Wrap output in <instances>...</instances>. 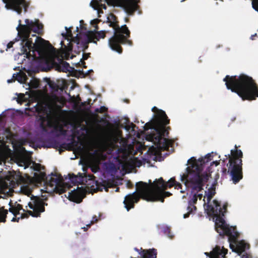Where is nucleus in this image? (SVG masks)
Segmentation results:
<instances>
[{"label":"nucleus","instance_id":"nucleus-1","mask_svg":"<svg viewBox=\"0 0 258 258\" xmlns=\"http://www.w3.org/2000/svg\"><path fill=\"white\" fill-rule=\"evenodd\" d=\"M98 19L91 21V25L94 30H87L83 20L80 21V27H76V32L72 34L71 28L66 27V33L62 35L64 38L60 42L61 47L56 50L49 43L36 36L40 34L43 29L42 24L38 20L26 19L24 21L19 20L16 27L19 39L11 41L7 45L8 48L14 45L20 46V52L15 56L18 63H21L27 58L30 61H38L41 65L47 67L59 63L57 69L59 71H69V64L62 61L63 58H72V42L76 43L81 50L87 47L90 42L96 43L101 38L105 37V31L96 32Z\"/></svg>","mask_w":258,"mask_h":258},{"label":"nucleus","instance_id":"nucleus-2","mask_svg":"<svg viewBox=\"0 0 258 258\" xmlns=\"http://www.w3.org/2000/svg\"><path fill=\"white\" fill-rule=\"evenodd\" d=\"M216 153H209L204 157L197 159L195 157H191L187 161L186 171L180 176L181 181L184 183L182 187L180 184L176 182L174 178H171L167 182H165L162 178L156 179L153 182L149 180L148 182L139 181L136 184L137 194H171L169 191H164L168 187L174 186L177 192L182 193L184 189L188 186H193L201 191L202 182L208 179L219 164V161H215L209 163L213 159ZM133 194H136L135 192Z\"/></svg>","mask_w":258,"mask_h":258},{"label":"nucleus","instance_id":"nucleus-3","mask_svg":"<svg viewBox=\"0 0 258 258\" xmlns=\"http://www.w3.org/2000/svg\"><path fill=\"white\" fill-rule=\"evenodd\" d=\"M6 162H14L24 169L30 167L36 172L34 176L31 177L26 175L23 177L19 172L14 171H9L8 174L3 178V173H0V194H9L10 192H15L12 190L15 183L23 182L24 190L23 194H29L32 191L31 188L34 186H38L43 181L45 174L41 170V165L31 162L29 155L23 147L15 149V152L11 151L3 142L0 141V164Z\"/></svg>","mask_w":258,"mask_h":258},{"label":"nucleus","instance_id":"nucleus-4","mask_svg":"<svg viewBox=\"0 0 258 258\" xmlns=\"http://www.w3.org/2000/svg\"><path fill=\"white\" fill-rule=\"evenodd\" d=\"M214 195H204L203 197L205 209L209 216L216 218L215 224L216 231L221 236H228L230 248L233 251L240 255L249 248V245L243 240H237L238 233L236 230V228L229 226L223 218L227 212V204L225 203L221 207L219 202L216 199L213 200Z\"/></svg>","mask_w":258,"mask_h":258},{"label":"nucleus","instance_id":"nucleus-5","mask_svg":"<svg viewBox=\"0 0 258 258\" xmlns=\"http://www.w3.org/2000/svg\"><path fill=\"white\" fill-rule=\"evenodd\" d=\"M154 112V118L145 125V130L151 129L146 135V139L154 144L150 149L155 155L159 154L161 150H169L172 147L173 142L165 138L166 128L164 126L169 122L165 113L156 107L152 109Z\"/></svg>","mask_w":258,"mask_h":258},{"label":"nucleus","instance_id":"nucleus-6","mask_svg":"<svg viewBox=\"0 0 258 258\" xmlns=\"http://www.w3.org/2000/svg\"><path fill=\"white\" fill-rule=\"evenodd\" d=\"M224 81L228 89L236 93L243 100H254L258 97V90L251 78L245 75L227 76Z\"/></svg>","mask_w":258,"mask_h":258},{"label":"nucleus","instance_id":"nucleus-7","mask_svg":"<svg viewBox=\"0 0 258 258\" xmlns=\"http://www.w3.org/2000/svg\"><path fill=\"white\" fill-rule=\"evenodd\" d=\"M111 138L118 148L119 151L122 154L123 168H132L140 167L142 165L141 161L137 157L133 156L134 152V146L129 144L128 140L122 138L121 132L117 128L114 129L111 133Z\"/></svg>","mask_w":258,"mask_h":258},{"label":"nucleus","instance_id":"nucleus-8","mask_svg":"<svg viewBox=\"0 0 258 258\" xmlns=\"http://www.w3.org/2000/svg\"><path fill=\"white\" fill-rule=\"evenodd\" d=\"M57 100L58 98L55 97L41 106L42 111L46 112L44 116L40 115L41 125L43 128L48 126L60 130L62 125L66 123L62 117L53 110Z\"/></svg>","mask_w":258,"mask_h":258},{"label":"nucleus","instance_id":"nucleus-9","mask_svg":"<svg viewBox=\"0 0 258 258\" xmlns=\"http://www.w3.org/2000/svg\"><path fill=\"white\" fill-rule=\"evenodd\" d=\"M45 183V187L41 189V191L47 194H52L56 192L57 194H62L67 191L70 188H72L68 191V194H87V191L83 185H75V187H70L66 185L59 176L55 174H51L46 177Z\"/></svg>","mask_w":258,"mask_h":258},{"label":"nucleus","instance_id":"nucleus-10","mask_svg":"<svg viewBox=\"0 0 258 258\" xmlns=\"http://www.w3.org/2000/svg\"><path fill=\"white\" fill-rule=\"evenodd\" d=\"M107 20L109 26L115 30L114 36L109 40V45L112 50L120 53L121 49L120 43L131 44L130 41L127 39L130 35V31L125 25L122 26L120 28L117 26L115 18L113 14H110L108 16Z\"/></svg>","mask_w":258,"mask_h":258},{"label":"nucleus","instance_id":"nucleus-11","mask_svg":"<svg viewBox=\"0 0 258 258\" xmlns=\"http://www.w3.org/2000/svg\"><path fill=\"white\" fill-rule=\"evenodd\" d=\"M243 153L235 146L228 155V173L234 183L238 182L243 177L242 158Z\"/></svg>","mask_w":258,"mask_h":258},{"label":"nucleus","instance_id":"nucleus-12","mask_svg":"<svg viewBox=\"0 0 258 258\" xmlns=\"http://www.w3.org/2000/svg\"><path fill=\"white\" fill-rule=\"evenodd\" d=\"M105 2L108 5L123 8L128 14H132L137 7L136 0H92L90 5L94 10L97 11L99 15L103 13V9H106Z\"/></svg>","mask_w":258,"mask_h":258},{"label":"nucleus","instance_id":"nucleus-13","mask_svg":"<svg viewBox=\"0 0 258 258\" xmlns=\"http://www.w3.org/2000/svg\"><path fill=\"white\" fill-rule=\"evenodd\" d=\"M28 197H30L31 202L28 204L29 207L32 209L33 211H25V213L22 214L20 217L21 219L27 218L30 215L33 217H38L40 216L41 213L45 211L44 206L47 205V204L44 202V200H47V197L44 195H40L41 197L34 196V195H26Z\"/></svg>","mask_w":258,"mask_h":258},{"label":"nucleus","instance_id":"nucleus-14","mask_svg":"<svg viewBox=\"0 0 258 258\" xmlns=\"http://www.w3.org/2000/svg\"><path fill=\"white\" fill-rule=\"evenodd\" d=\"M171 195H126L124 198L123 204L127 211L134 207L135 203H137L140 199L148 202H163L164 198Z\"/></svg>","mask_w":258,"mask_h":258},{"label":"nucleus","instance_id":"nucleus-15","mask_svg":"<svg viewBox=\"0 0 258 258\" xmlns=\"http://www.w3.org/2000/svg\"><path fill=\"white\" fill-rule=\"evenodd\" d=\"M6 7L8 9L13 10L20 14L22 9L26 11L28 4L25 0H4Z\"/></svg>","mask_w":258,"mask_h":258},{"label":"nucleus","instance_id":"nucleus-16","mask_svg":"<svg viewBox=\"0 0 258 258\" xmlns=\"http://www.w3.org/2000/svg\"><path fill=\"white\" fill-rule=\"evenodd\" d=\"M41 96V94L39 91H30L29 92H26L25 94H19L17 102L19 103H22L28 100V103H30L31 102L38 101Z\"/></svg>","mask_w":258,"mask_h":258},{"label":"nucleus","instance_id":"nucleus-17","mask_svg":"<svg viewBox=\"0 0 258 258\" xmlns=\"http://www.w3.org/2000/svg\"><path fill=\"white\" fill-rule=\"evenodd\" d=\"M227 252L228 250L223 247L221 249L219 246H216L211 252H206L205 254L210 258H226Z\"/></svg>","mask_w":258,"mask_h":258},{"label":"nucleus","instance_id":"nucleus-18","mask_svg":"<svg viewBox=\"0 0 258 258\" xmlns=\"http://www.w3.org/2000/svg\"><path fill=\"white\" fill-rule=\"evenodd\" d=\"M9 205L10 207L9 211L12 213L15 217L20 214V210H22L24 212H25V210L23 209L22 205L19 204H17V202L14 203L11 200H10L9 203Z\"/></svg>","mask_w":258,"mask_h":258},{"label":"nucleus","instance_id":"nucleus-19","mask_svg":"<svg viewBox=\"0 0 258 258\" xmlns=\"http://www.w3.org/2000/svg\"><path fill=\"white\" fill-rule=\"evenodd\" d=\"M140 254L142 258H156L157 252L156 249L152 248L148 250L144 249Z\"/></svg>","mask_w":258,"mask_h":258},{"label":"nucleus","instance_id":"nucleus-20","mask_svg":"<svg viewBox=\"0 0 258 258\" xmlns=\"http://www.w3.org/2000/svg\"><path fill=\"white\" fill-rule=\"evenodd\" d=\"M198 198L201 199L203 198V195H190L189 197V200L188 201V209L190 208H192L194 210L197 209L195 205L197 203Z\"/></svg>","mask_w":258,"mask_h":258},{"label":"nucleus","instance_id":"nucleus-21","mask_svg":"<svg viewBox=\"0 0 258 258\" xmlns=\"http://www.w3.org/2000/svg\"><path fill=\"white\" fill-rule=\"evenodd\" d=\"M86 195H64L65 197L67 198L69 200L76 203H80L83 199L86 197Z\"/></svg>","mask_w":258,"mask_h":258},{"label":"nucleus","instance_id":"nucleus-22","mask_svg":"<svg viewBox=\"0 0 258 258\" xmlns=\"http://www.w3.org/2000/svg\"><path fill=\"white\" fill-rule=\"evenodd\" d=\"M13 78L21 84L24 83L27 79L26 74L22 71H20L16 74H14Z\"/></svg>","mask_w":258,"mask_h":258},{"label":"nucleus","instance_id":"nucleus-23","mask_svg":"<svg viewBox=\"0 0 258 258\" xmlns=\"http://www.w3.org/2000/svg\"><path fill=\"white\" fill-rule=\"evenodd\" d=\"M38 86V81L36 79H33L29 83L25 85V88L26 90H30L31 88H36Z\"/></svg>","mask_w":258,"mask_h":258},{"label":"nucleus","instance_id":"nucleus-24","mask_svg":"<svg viewBox=\"0 0 258 258\" xmlns=\"http://www.w3.org/2000/svg\"><path fill=\"white\" fill-rule=\"evenodd\" d=\"M8 213V211L4 209V207L0 208V223H5L6 221L7 215Z\"/></svg>","mask_w":258,"mask_h":258},{"label":"nucleus","instance_id":"nucleus-25","mask_svg":"<svg viewBox=\"0 0 258 258\" xmlns=\"http://www.w3.org/2000/svg\"><path fill=\"white\" fill-rule=\"evenodd\" d=\"M216 184L215 183H211L207 184L206 186V190L205 194H215Z\"/></svg>","mask_w":258,"mask_h":258},{"label":"nucleus","instance_id":"nucleus-26","mask_svg":"<svg viewBox=\"0 0 258 258\" xmlns=\"http://www.w3.org/2000/svg\"><path fill=\"white\" fill-rule=\"evenodd\" d=\"M90 164L92 165V170L93 172H96L98 171L99 167V160L96 159L95 161H91Z\"/></svg>","mask_w":258,"mask_h":258},{"label":"nucleus","instance_id":"nucleus-27","mask_svg":"<svg viewBox=\"0 0 258 258\" xmlns=\"http://www.w3.org/2000/svg\"><path fill=\"white\" fill-rule=\"evenodd\" d=\"M98 221V219L96 215L92 217V219L90 223L88 224H87L88 227H90L92 224H93L95 223H96Z\"/></svg>","mask_w":258,"mask_h":258},{"label":"nucleus","instance_id":"nucleus-28","mask_svg":"<svg viewBox=\"0 0 258 258\" xmlns=\"http://www.w3.org/2000/svg\"><path fill=\"white\" fill-rule=\"evenodd\" d=\"M252 5L253 9L258 12V0H253Z\"/></svg>","mask_w":258,"mask_h":258},{"label":"nucleus","instance_id":"nucleus-29","mask_svg":"<svg viewBox=\"0 0 258 258\" xmlns=\"http://www.w3.org/2000/svg\"><path fill=\"white\" fill-rule=\"evenodd\" d=\"M187 210L188 211V212L186 214H184L183 215L184 218H188L189 216V215L192 213L194 210L192 209V208H190L189 209H188L187 207Z\"/></svg>","mask_w":258,"mask_h":258},{"label":"nucleus","instance_id":"nucleus-30","mask_svg":"<svg viewBox=\"0 0 258 258\" xmlns=\"http://www.w3.org/2000/svg\"><path fill=\"white\" fill-rule=\"evenodd\" d=\"M70 180H71L72 182H79L81 181V177H78V176H74V177H72L71 178Z\"/></svg>","mask_w":258,"mask_h":258},{"label":"nucleus","instance_id":"nucleus-31","mask_svg":"<svg viewBox=\"0 0 258 258\" xmlns=\"http://www.w3.org/2000/svg\"><path fill=\"white\" fill-rule=\"evenodd\" d=\"M88 58V55L87 54H84L83 55V57L82 58H80V61L77 63V65L81 66L83 65V62L82 61V59H86Z\"/></svg>","mask_w":258,"mask_h":258},{"label":"nucleus","instance_id":"nucleus-32","mask_svg":"<svg viewBox=\"0 0 258 258\" xmlns=\"http://www.w3.org/2000/svg\"><path fill=\"white\" fill-rule=\"evenodd\" d=\"M165 233H168V236L170 238H172L173 236L170 234V229L169 228H166L164 230Z\"/></svg>","mask_w":258,"mask_h":258},{"label":"nucleus","instance_id":"nucleus-33","mask_svg":"<svg viewBox=\"0 0 258 258\" xmlns=\"http://www.w3.org/2000/svg\"><path fill=\"white\" fill-rule=\"evenodd\" d=\"M241 258H251L250 255L247 254V253H245L241 256Z\"/></svg>","mask_w":258,"mask_h":258},{"label":"nucleus","instance_id":"nucleus-34","mask_svg":"<svg viewBox=\"0 0 258 258\" xmlns=\"http://www.w3.org/2000/svg\"><path fill=\"white\" fill-rule=\"evenodd\" d=\"M20 219V217L17 218L16 216V217L15 216V217L13 218L12 221L18 222Z\"/></svg>","mask_w":258,"mask_h":258},{"label":"nucleus","instance_id":"nucleus-35","mask_svg":"<svg viewBox=\"0 0 258 258\" xmlns=\"http://www.w3.org/2000/svg\"><path fill=\"white\" fill-rule=\"evenodd\" d=\"M90 227H88V226H87V225H86V227H83V228H82L84 229V231H87L88 229L89 228H90Z\"/></svg>","mask_w":258,"mask_h":258},{"label":"nucleus","instance_id":"nucleus-36","mask_svg":"<svg viewBox=\"0 0 258 258\" xmlns=\"http://www.w3.org/2000/svg\"><path fill=\"white\" fill-rule=\"evenodd\" d=\"M5 196H7L8 197H12L14 195L11 194V195H4Z\"/></svg>","mask_w":258,"mask_h":258},{"label":"nucleus","instance_id":"nucleus-37","mask_svg":"<svg viewBox=\"0 0 258 258\" xmlns=\"http://www.w3.org/2000/svg\"><path fill=\"white\" fill-rule=\"evenodd\" d=\"M7 82L8 83H10L12 82V80H8Z\"/></svg>","mask_w":258,"mask_h":258},{"label":"nucleus","instance_id":"nucleus-38","mask_svg":"<svg viewBox=\"0 0 258 258\" xmlns=\"http://www.w3.org/2000/svg\"><path fill=\"white\" fill-rule=\"evenodd\" d=\"M255 36H256V34H255L254 35H252L251 36V39H253V37Z\"/></svg>","mask_w":258,"mask_h":258},{"label":"nucleus","instance_id":"nucleus-39","mask_svg":"<svg viewBox=\"0 0 258 258\" xmlns=\"http://www.w3.org/2000/svg\"><path fill=\"white\" fill-rule=\"evenodd\" d=\"M135 250H137V251H139V250L137 248H135Z\"/></svg>","mask_w":258,"mask_h":258},{"label":"nucleus","instance_id":"nucleus-40","mask_svg":"<svg viewBox=\"0 0 258 258\" xmlns=\"http://www.w3.org/2000/svg\"><path fill=\"white\" fill-rule=\"evenodd\" d=\"M184 198H185V196H183L182 197V199H184Z\"/></svg>","mask_w":258,"mask_h":258},{"label":"nucleus","instance_id":"nucleus-41","mask_svg":"<svg viewBox=\"0 0 258 258\" xmlns=\"http://www.w3.org/2000/svg\"><path fill=\"white\" fill-rule=\"evenodd\" d=\"M0 198H2V196H1V195H0Z\"/></svg>","mask_w":258,"mask_h":258},{"label":"nucleus","instance_id":"nucleus-42","mask_svg":"<svg viewBox=\"0 0 258 258\" xmlns=\"http://www.w3.org/2000/svg\"><path fill=\"white\" fill-rule=\"evenodd\" d=\"M50 196H54V195L53 194H52V195H50Z\"/></svg>","mask_w":258,"mask_h":258}]
</instances>
